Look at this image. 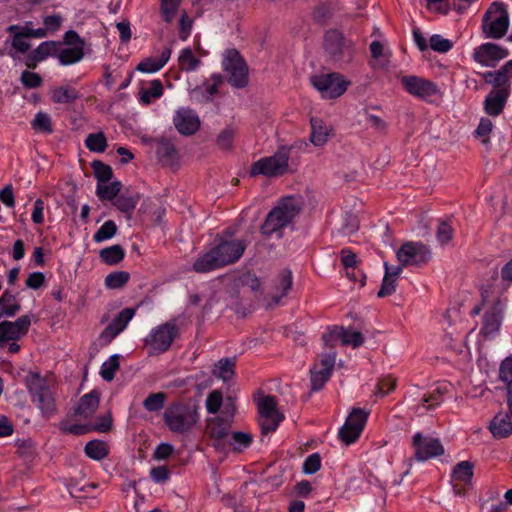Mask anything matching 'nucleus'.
Listing matches in <instances>:
<instances>
[{"label": "nucleus", "instance_id": "f257e3e1", "mask_svg": "<svg viewBox=\"0 0 512 512\" xmlns=\"http://www.w3.org/2000/svg\"><path fill=\"white\" fill-rule=\"evenodd\" d=\"M242 239H222L216 246L201 253L192 265L196 273H208L236 263L246 250Z\"/></svg>", "mask_w": 512, "mask_h": 512}, {"label": "nucleus", "instance_id": "f03ea898", "mask_svg": "<svg viewBox=\"0 0 512 512\" xmlns=\"http://www.w3.org/2000/svg\"><path fill=\"white\" fill-rule=\"evenodd\" d=\"M301 201L295 197L282 198L278 204L267 214L261 226L262 234L270 236L289 225L300 213Z\"/></svg>", "mask_w": 512, "mask_h": 512}, {"label": "nucleus", "instance_id": "7ed1b4c3", "mask_svg": "<svg viewBox=\"0 0 512 512\" xmlns=\"http://www.w3.org/2000/svg\"><path fill=\"white\" fill-rule=\"evenodd\" d=\"M163 420L168 429L177 434L190 432L199 420L197 408L184 403L170 404L164 411Z\"/></svg>", "mask_w": 512, "mask_h": 512}, {"label": "nucleus", "instance_id": "20e7f679", "mask_svg": "<svg viewBox=\"0 0 512 512\" xmlns=\"http://www.w3.org/2000/svg\"><path fill=\"white\" fill-rule=\"evenodd\" d=\"M26 386L32 397V402L37 405L45 416L55 413V399L53 385L50 381L42 378L38 373L30 372L26 376Z\"/></svg>", "mask_w": 512, "mask_h": 512}, {"label": "nucleus", "instance_id": "39448f33", "mask_svg": "<svg viewBox=\"0 0 512 512\" xmlns=\"http://www.w3.org/2000/svg\"><path fill=\"white\" fill-rule=\"evenodd\" d=\"M509 14L506 6L500 2H493L482 18V32L485 38L501 39L509 28Z\"/></svg>", "mask_w": 512, "mask_h": 512}, {"label": "nucleus", "instance_id": "423d86ee", "mask_svg": "<svg viewBox=\"0 0 512 512\" xmlns=\"http://www.w3.org/2000/svg\"><path fill=\"white\" fill-rule=\"evenodd\" d=\"M324 50L330 61L340 67L349 64L354 58L352 42L345 39L338 30H329L324 36Z\"/></svg>", "mask_w": 512, "mask_h": 512}, {"label": "nucleus", "instance_id": "0eeeda50", "mask_svg": "<svg viewBox=\"0 0 512 512\" xmlns=\"http://www.w3.org/2000/svg\"><path fill=\"white\" fill-rule=\"evenodd\" d=\"M293 146H281L270 157H264L255 162L251 168V174L277 177L283 175L288 168V159Z\"/></svg>", "mask_w": 512, "mask_h": 512}, {"label": "nucleus", "instance_id": "6e6552de", "mask_svg": "<svg viewBox=\"0 0 512 512\" xmlns=\"http://www.w3.org/2000/svg\"><path fill=\"white\" fill-rule=\"evenodd\" d=\"M313 87L319 91L322 98L334 99L345 93L349 82L339 73H321L310 77Z\"/></svg>", "mask_w": 512, "mask_h": 512}, {"label": "nucleus", "instance_id": "1a4fd4ad", "mask_svg": "<svg viewBox=\"0 0 512 512\" xmlns=\"http://www.w3.org/2000/svg\"><path fill=\"white\" fill-rule=\"evenodd\" d=\"M178 334L179 331L175 321H168L151 330L144 340L145 345L152 352L163 353L170 348Z\"/></svg>", "mask_w": 512, "mask_h": 512}, {"label": "nucleus", "instance_id": "9d476101", "mask_svg": "<svg viewBox=\"0 0 512 512\" xmlns=\"http://www.w3.org/2000/svg\"><path fill=\"white\" fill-rule=\"evenodd\" d=\"M223 68L233 87L243 88L248 84V67L237 50L230 49L225 52Z\"/></svg>", "mask_w": 512, "mask_h": 512}, {"label": "nucleus", "instance_id": "9b49d317", "mask_svg": "<svg viewBox=\"0 0 512 512\" xmlns=\"http://www.w3.org/2000/svg\"><path fill=\"white\" fill-rule=\"evenodd\" d=\"M432 258L431 250L422 242H406L397 251V259L402 266H422Z\"/></svg>", "mask_w": 512, "mask_h": 512}, {"label": "nucleus", "instance_id": "f8f14e48", "mask_svg": "<svg viewBox=\"0 0 512 512\" xmlns=\"http://www.w3.org/2000/svg\"><path fill=\"white\" fill-rule=\"evenodd\" d=\"M369 412L361 408H354L348 415L344 425L339 430V438L346 445L354 443L359 437L367 422Z\"/></svg>", "mask_w": 512, "mask_h": 512}, {"label": "nucleus", "instance_id": "ddd939ff", "mask_svg": "<svg viewBox=\"0 0 512 512\" xmlns=\"http://www.w3.org/2000/svg\"><path fill=\"white\" fill-rule=\"evenodd\" d=\"M412 446L415 449V458L418 461H426L430 458L444 454V447L437 438L424 436L417 432L412 438Z\"/></svg>", "mask_w": 512, "mask_h": 512}, {"label": "nucleus", "instance_id": "4468645a", "mask_svg": "<svg viewBox=\"0 0 512 512\" xmlns=\"http://www.w3.org/2000/svg\"><path fill=\"white\" fill-rule=\"evenodd\" d=\"M400 81L409 94L421 99H426L438 93L437 85L434 82L415 75H404L400 78Z\"/></svg>", "mask_w": 512, "mask_h": 512}, {"label": "nucleus", "instance_id": "2eb2a0df", "mask_svg": "<svg viewBox=\"0 0 512 512\" xmlns=\"http://www.w3.org/2000/svg\"><path fill=\"white\" fill-rule=\"evenodd\" d=\"M31 325V319L28 315L19 317L16 321H3L0 323V346L8 341H16L24 336Z\"/></svg>", "mask_w": 512, "mask_h": 512}, {"label": "nucleus", "instance_id": "dca6fc26", "mask_svg": "<svg viewBox=\"0 0 512 512\" xmlns=\"http://www.w3.org/2000/svg\"><path fill=\"white\" fill-rule=\"evenodd\" d=\"M507 49L494 44L484 43L475 49L473 58L483 66H494L496 62L508 56Z\"/></svg>", "mask_w": 512, "mask_h": 512}, {"label": "nucleus", "instance_id": "f3484780", "mask_svg": "<svg viewBox=\"0 0 512 512\" xmlns=\"http://www.w3.org/2000/svg\"><path fill=\"white\" fill-rule=\"evenodd\" d=\"M135 315V309H123L112 322L100 334V339L105 343H110L116 336H118L128 325Z\"/></svg>", "mask_w": 512, "mask_h": 512}, {"label": "nucleus", "instance_id": "a211bd4d", "mask_svg": "<svg viewBox=\"0 0 512 512\" xmlns=\"http://www.w3.org/2000/svg\"><path fill=\"white\" fill-rule=\"evenodd\" d=\"M173 123L177 131L182 135L194 134L200 125L198 116L191 109L181 108L176 111Z\"/></svg>", "mask_w": 512, "mask_h": 512}, {"label": "nucleus", "instance_id": "6ab92c4d", "mask_svg": "<svg viewBox=\"0 0 512 512\" xmlns=\"http://www.w3.org/2000/svg\"><path fill=\"white\" fill-rule=\"evenodd\" d=\"M474 465L470 461H461L453 469L451 479L457 495L464 494V486L471 484Z\"/></svg>", "mask_w": 512, "mask_h": 512}, {"label": "nucleus", "instance_id": "aec40b11", "mask_svg": "<svg viewBox=\"0 0 512 512\" xmlns=\"http://www.w3.org/2000/svg\"><path fill=\"white\" fill-rule=\"evenodd\" d=\"M447 391L446 385L435 387L432 391L424 393L417 405H415V412L423 415L424 412L433 410L441 405L444 400V394Z\"/></svg>", "mask_w": 512, "mask_h": 512}, {"label": "nucleus", "instance_id": "412c9836", "mask_svg": "<svg viewBox=\"0 0 512 512\" xmlns=\"http://www.w3.org/2000/svg\"><path fill=\"white\" fill-rule=\"evenodd\" d=\"M509 94V88L493 89L485 98V112L493 117L500 115L505 107Z\"/></svg>", "mask_w": 512, "mask_h": 512}, {"label": "nucleus", "instance_id": "4be33fe9", "mask_svg": "<svg viewBox=\"0 0 512 512\" xmlns=\"http://www.w3.org/2000/svg\"><path fill=\"white\" fill-rule=\"evenodd\" d=\"M231 422L229 419L214 417L207 422V434L217 441V445L228 443L231 433L229 432Z\"/></svg>", "mask_w": 512, "mask_h": 512}, {"label": "nucleus", "instance_id": "5701e85b", "mask_svg": "<svg viewBox=\"0 0 512 512\" xmlns=\"http://www.w3.org/2000/svg\"><path fill=\"white\" fill-rule=\"evenodd\" d=\"M7 32L13 34L11 47L14 51L9 52V55L13 59L18 58V53L25 54L29 51V49L31 48V44L27 41V39H29V36L27 35L26 31L22 26L10 25L7 28Z\"/></svg>", "mask_w": 512, "mask_h": 512}, {"label": "nucleus", "instance_id": "b1692460", "mask_svg": "<svg viewBox=\"0 0 512 512\" xmlns=\"http://www.w3.org/2000/svg\"><path fill=\"white\" fill-rule=\"evenodd\" d=\"M60 43L54 41L42 42L35 50L27 55L26 65L29 68H35L38 62L43 61L48 56H57Z\"/></svg>", "mask_w": 512, "mask_h": 512}, {"label": "nucleus", "instance_id": "393cba45", "mask_svg": "<svg viewBox=\"0 0 512 512\" xmlns=\"http://www.w3.org/2000/svg\"><path fill=\"white\" fill-rule=\"evenodd\" d=\"M502 320L501 309L498 305L492 306L484 314L481 334L486 338H493L499 331Z\"/></svg>", "mask_w": 512, "mask_h": 512}, {"label": "nucleus", "instance_id": "a878e982", "mask_svg": "<svg viewBox=\"0 0 512 512\" xmlns=\"http://www.w3.org/2000/svg\"><path fill=\"white\" fill-rule=\"evenodd\" d=\"M489 429L495 438H506L512 434V415L498 413L490 422Z\"/></svg>", "mask_w": 512, "mask_h": 512}, {"label": "nucleus", "instance_id": "bb28decb", "mask_svg": "<svg viewBox=\"0 0 512 512\" xmlns=\"http://www.w3.org/2000/svg\"><path fill=\"white\" fill-rule=\"evenodd\" d=\"M99 406V394L91 391L80 399L75 414L85 419L91 417Z\"/></svg>", "mask_w": 512, "mask_h": 512}, {"label": "nucleus", "instance_id": "cd10ccee", "mask_svg": "<svg viewBox=\"0 0 512 512\" xmlns=\"http://www.w3.org/2000/svg\"><path fill=\"white\" fill-rule=\"evenodd\" d=\"M171 49L166 47L159 58L148 57L137 65V70L144 73H154L159 71L170 59Z\"/></svg>", "mask_w": 512, "mask_h": 512}, {"label": "nucleus", "instance_id": "c85d7f7f", "mask_svg": "<svg viewBox=\"0 0 512 512\" xmlns=\"http://www.w3.org/2000/svg\"><path fill=\"white\" fill-rule=\"evenodd\" d=\"M402 267L398 266L391 269L387 263H385V275L382 281L380 290L378 291V297L383 298L393 294L396 290V279L401 273Z\"/></svg>", "mask_w": 512, "mask_h": 512}, {"label": "nucleus", "instance_id": "c756f323", "mask_svg": "<svg viewBox=\"0 0 512 512\" xmlns=\"http://www.w3.org/2000/svg\"><path fill=\"white\" fill-rule=\"evenodd\" d=\"M83 56L84 52L82 42L80 45L73 47L61 48V46H59L58 48L57 58L62 65L77 63L83 58Z\"/></svg>", "mask_w": 512, "mask_h": 512}, {"label": "nucleus", "instance_id": "7c9ffc66", "mask_svg": "<svg viewBox=\"0 0 512 512\" xmlns=\"http://www.w3.org/2000/svg\"><path fill=\"white\" fill-rule=\"evenodd\" d=\"M156 153L159 160L164 164H171L177 156L174 144L168 139H158L156 141Z\"/></svg>", "mask_w": 512, "mask_h": 512}, {"label": "nucleus", "instance_id": "2f4dec72", "mask_svg": "<svg viewBox=\"0 0 512 512\" xmlns=\"http://www.w3.org/2000/svg\"><path fill=\"white\" fill-rule=\"evenodd\" d=\"M20 310V304L15 295L9 290H5L0 297V318L13 317Z\"/></svg>", "mask_w": 512, "mask_h": 512}, {"label": "nucleus", "instance_id": "473e14b6", "mask_svg": "<svg viewBox=\"0 0 512 512\" xmlns=\"http://www.w3.org/2000/svg\"><path fill=\"white\" fill-rule=\"evenodd\" d=\"M292 287V273L289 270H283L275 281V292L273 300L279 303L281 298L284 297Z\"/></svg>", "mask_w": 512, "mask_h": 512}, {"label": "nucleus", "instance_id": "72a5a7b5", "mask_svg": "<svg viewBox=\"0 0 512 512\" xmlns=\"http://www.w3.org/2000/svg\"><path fill=\"white\" fill-rule=\"evenodd\" d=\"M329 136L328 128L323 124L322 120L312 118L311 119V134L310 141L315 146L324 145Z\"/></svg>", "mask_w": 512, "mask_h": 512}, {"label": "nucleus", "instance_id": "f704fd0d", "mask_svg": "<svg viewBox=\"0 0 512 512\" xmlns=\"http://www.w3.org/2000/svg\"><path fill=\"white\" fill-rule=\"evenodd\" d=\"M84 452L87 457L100 461L109 454L108 444L101 440H91L86 443Z\"/></svg>", "mask_w": 512, "mask_h": 512}, {"label": "nucleus", "instance_id": "c9c22d12", "mask_svg": "<svg viewBox=\"0 0 512 512\" xmlns=\"http://www.w3.org/2000/svg\"><path fill=\"white\" fill-rule=\"evenodd\" d=\"M235 362L230 358L220 359L212 370L214 376L223 381H229L234 376Z\"/></svg>", "mask_w": 512, "mask_h": 512}, {"label": "nucleus", "instance_id": "e433bc0d", "mask_svg": "<svg viewBox=\"0 0 512 512\" xmlns=\"http://www.w3.org/2000/svg\"><path fill=\"white\" fill-rule=\"evenodd\" d=\"M99 256L103 263L108 265H115L123 260L125 251L120 245L115 244L102 249L99 253Z\"/></svg>", "mask_w": 512, "mask_h": 512}, {"label": "nucleus", "instance_id": "4c0bfd02", "mask_svg": "<svg viewBox=\"0 0 512 512\" xmlns=\"http://www.w3.org/2000/svg\"><path fill=\"white\" fill-rule=\"evenodd\" d=\"M163 94V85L160 80H153L149 86L142 88L140 91V100L142 103L148 105L152 100L160 98Z\"/></svg>", "mask_w": 512, "mask_h": 512}, {"label": "nucleus", "instance_id": "58836bf2", "mask_svg": "<svg viewBox=\"0 0 512 512\" xmlns=\"http://www.w3.org/2000/svg\"><path fill=\"white\" fill-rule=\"evenodd\" d=\"M79 97L77 91L71 87H57L52 90L51 99L57 104L72 103Z\"/></svg>", "mask_w": 512, "mask_h": 512}, {"label": "nucleus", "instance_id": "ea45409f", "mask_svg": "<svg viewBox=\"0 0 512 512\" xmlns=\"http://www.w3.org/2000/svg\"><path fill=\"white\" fill-rule=\"evenodd\" d=\"M122 184L119 181L111 182L110 184L98 183L96 194L101 200H115L121 191Z\"/></svg>", "mask_w": 512, "mask_h": 512}, {"label": "nucleus", "instance_id": "a19ab883", "mask_svg": "<svg viewBox=\"0 0 512 512\" xmlns=\"http://www.w3.org/2000/svg\"><path fill=\"white\" fill-rule=\"evenodd\" d=\"M277 404L273 396L267 395L262 397L258 402V410L261 418L282 416L276 408Z\"/></svg>", "mask_w": 512, "mask_h": 512}, {"label": "nucleus", "instance_id": "79ce46f5", "mask_svg": "<svg viewBox=\"0 0 512 512\" xmlns=\"http://www.w3.org/2000/svg\"><path fill=\"white\" fill-rule=\"evenodd\" d=\"M178 63L181 70L190 72L199 66L200 60L194 56L190 48H185L179 55Z\"/></svg>", "mask_w": 512, "mask_h": 512}, {"label": "nucleus", "instance_id": "37998d69", "mask_svg": "<svg viewBox=\"0 0 512 512\" xmlns=\"http://www.w3.org/2000/svg\"><path fill=\"white\" fill-rule=\"evenodd\" d=\"M85 145L90 151L101 153L107 147V140L103 132L91 133L86 137Z\"/></svg>", "mask_w": 512, "mask_h": 512}, {"label": "nucleus", "instance_id": "c03bdc74", "mask_svg": "<svg viewBox=\"0 0 512 512\" xmlns=\"http://www.w3.org/2000/svg\"><path fill=\"white\" fill-rule=\"evenodd\" d=\"M117 225L113 220H107L104 224L94 233L93 240L100 243L111 239L117 233Z\"/></svg>", "mask_w": 512, "mask_h": 512}, {"label": "nucleus", "instance_id": "a18cd8bd", "mask_svg": "<svg viewBox=\"0 0 512 512\" xmlns=\"http://www.w3.org/2000/svg\"><path fill=\"white\" fill-rule=\"evenodd\" d=\"M138 201H139L138 196L120 195L114 200L113 204L121 212L130 216L133 213V211L135 210Z\"/></svg>", "mask_w": 512, "mask_h": 512}, {"label": "nucleus", "instance_id": "49530a36", "mask_svg": "<svg viewBox=\"0 0 512 512\" xmlns=\"http://www.w3.org/2000/svg\"><path fill=\"white\" fill-rule=\"evenodd\" d=\"M166 394L163 392L151 393L143 402V407L149 412L160 411L165 404Z\"/></svg>", "mask_w": 512, "mask_h": 512}, {"label": "nucleus", "instance_id": "de8ad7c7", "mask_svg": "<svg viewBox=\"0 0 512 512\" xmlns=\"http://www.w3.org/2000/svg\"><path fill=\"white\" fill-rule=\"evenodd\" d=\"M130 279V274L126 271H117L108 274L105 278V285L110 289H119L123 287Z\"/></svg>", "mask_w": 512, "mask_h": 512}, {"label": "nucleus", "instance_id": "09e8293b", "mask_svg": "<svg viewBox=\"0 0 512 512\" xmlns=\"http://www.w3.org/2000/svg\"><path fill=\"white\" fill-rule=\"evenodd\" d=\"M31 126L34 130L47 134H50L53 131L51 117L44 112H38L35 115L31 122Z\"/></svg>", "mask_w": 512, "mask_h": 512}, {"label": "nucleus", "instance_id": "8fccbe9b", "mask_svg": "<svg viewBox=\"0 0 512 512\" xmlns=\"http://www.w3.org/2000/svg\"><path fill=\"white\" fill-rule=\"evenodd\" d=\"M119 368V356L112 355L107 361L101 366L100 375L105 381H111L114 379L115 373Z\"/></svg>", "mask_w": 512, "mask_h": 512}, {"label": "nucleus", "instance_id": "3c124183", "mask_svg": "<svg viewBox=\"0 0 512 512\" xmlns=\"http://www.w3.org/2000/svg\"><path fill=\"white\" fill-rule=\"evenodd\" d=\"M499 378L504 383L507 392L512 391V357L502 361L499 368Z\"/></svg>", "mask_w": 512, "mask_h": 512}, {"label": "nucleus", "instance_id": "603ef678", "mask_svg": "<svg viewBox=\"0 0 512 512\" xmlns=\"http://www.w3.org/2000/svg\"><path fill=\"white\" fill-rule=\"evenodd\" d=\"M484 77L485 81L495 86L496 89L509 88V79L500 69L494 72L488 71Z\"/></svg>", "mask_w": 512, "mask_h": 512}, {"label": "nucleus", "instance_id": "864d4df0", "mask_svg": "<svg viewBox=\"0 0 512 512\" xmlns=\"http://www.w3.org/2000/svg\"><path fill=\"white\" fill-rule=\"evenodd\" d=\"M252 442V435L246 432L231 433L228 444L233 445L235 450L247 448Z\"/></svg>", "mask_w": 512, "mask_h": 512}, {"label": "nucleus", "instance_id": "5fc2aeb1", "mask_svg": "<svg viewBox=\"0 0 512 512\" xmlns=\"http://www.w3.org/2000/svg\"><path fill=\"white\" fill-rule=\"evenodd\" d=\"M346 331L347 329L343 327L334 326L333 328H331L329 332L325 333L322 337L325 346L333 348L334 343L337 340H340L343 344Z\"/></svg>", "mask_w": 512, "mask_h": 512}, {"label": "nucleus", "instance_id": "6e6d98bb", "mask_svg": "<svg viewBox=\"0 0 512 512\" xmlns=\"http://www.w3.org/2000/svg\"><path fill=\"white\" fill-rule=\"evenodd\" d=\"M95 178L100 183L108 182L112 177V169L110 166L102 163L101 161H94L92 163Z\"/></svg>", "mask_w": 512, "mask_h": 512}, {"label": "nucleus", "instance_id": "4d7b16f0", "mask_svg": "<svg viewBox=\"0 0 512 512\" xmlns=\"http://www.w3.org/2000/svg\"><path fill=\"white\" fill-rule=\"evenodd\" d=\"M234 137L235 130L231 127L225 128L219 133L217 137V146L222 150H229L232 147Z\"/></svg>", "mask_w": 512, "mask_h": 512}, {"label": "nucleus", "instance_id": "13d9d810", "mask_svg": "<svg viewBox=\"0 0 512 512\" xmlns=\"http://www.w3.org/2000/svg\"><path fill=\"white\" fill-rule=\"evenodd\" d=\"M311 373V386L313 391H318L322 389L325 382L329 379L330 375L325 373L324 371L318 369V366H315L310 370Z\"/></svg>", "mask_w": 512, "mask_h": 512}, {"label": "nucleus", "instance_id": "bf43d9fd", "mask_svg": "<svg viewBox=\"0 0 512 512\" xmlns=\"http://www.w3.org/2000/svg\"><path fill=\"white\" fill-rule=\"evenodd\" d=\"M453 236V228L448 221H441L438 225L436 237L441 245L447 244Z\"/></svg>", "mask_w": 512, "mask_h": 512}, {"label": "nucleus", "instance_id": "052dcab7", "mask_svg": "<svg viewBox=\"0 0 512 512\" xmlns=\"http://www.w3.org/2000/svg\"><path fill=\"white\" fill-rule=\"evenodd\" d=\"M430 47L434 51L446 53L452 48V42L441 35L435 34L430 37Z\"/></svg>", "mask_w": 512, "mask_h": 512}, {"label": "nucleus", "instance_id": "680f3d73", "mask_svg": "<svg viewBox=\"0 0 512 512\" xmlns=\"http://www.w3.org/2000/svg\"><path fill=\"white\" fill-rule=\"evenodd\" d=\"M335 360H336V352L335 351L331 350L327 353H323L320 357V362L317 365L318 369L331 375V372L335 365Z\"/></svg>", "mask_w": 512, "mask_h": 512}, {"label": "nucleus", "instance_id": "e2e57ef3", "mask_svg": "<svg viewBox=\"0 0 512 512\" xmlns=\"http://www.w3.org/2000/svg\"><path fill=\"white\" fill-rule=\"evenodd\" d=\"M221 392L214 390L206 398V409L209 413L215 414L219 411L222 404Z\"/></svg>", "mask_w": 512, "mask_h": 512}, {"label": "nucleus", "instance_id": "0e129e2a", "mask_svg": "<svg viewBox=\"0 0 512 512\" xmlns=\"http://www.w3.org/2000/svg\"><path fill=\"white\" fill-rule=\"evenodd\" d=\"M493 124L488 118H481L479 125L475 131L477 137L482 139L484 144L489 142V135L492 132Z\"/></svg>", "mask_w": 512, "mask_h": 512}, {"label": "nucleus", "instance_id": "69168bd1", "mask_svg": "<svg viewBox=\"0 0 512 512\" xmlns=\"http://www.w3.org/2000/svg\"><path fill=\"white\" fill-rule=\"evenodd\" d=\"M61 430L67 434L84 435L92 431V428L90 424H69L68 422H63Z\"/></svg>", "mask_w": 512, "mask_h": 512}, {"label": "nucleus", "instance_id": "338daca9", "mask_svg": "<svg viewBox=\"0 0 512 512\" xmlns=\"http://www.w3.org/2000/svg\"><path fill=\"white\" fill-rule=\"evenodd\" d=\"M21 82L27 88H37L42 84V78L39 74L29 71H23Z\"/></svg>", "mask_w": 512, "mask_h": 512}, {"label": "nucleus", "instance_id": "774afa93", "mask_svg": "<svg viewBox=\"0 0 512 512\" xmlns=\"http://www.w3.org/2000/svg\"><path fill=\"white\" fill-rule=\"evenodd\" d=\"M321 466V459L317 453L309 455L303 464V470L306 474L316 473Z\"/></svg>", "mask_w": 512, "mask_h": 512}]
</instances>
